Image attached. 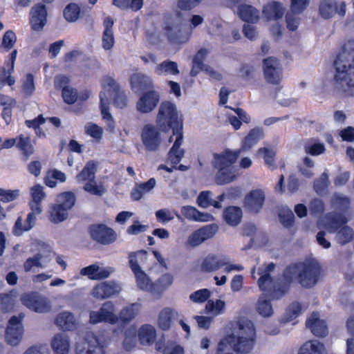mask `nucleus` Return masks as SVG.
I'll list each match as a JSON object with an SVG mask.
<instances>
[{
    "label": "nucleus",
    "mask_w": 354,
    "mask_h": 354,
    "mask_svg": "<svg viewBox=\"0 0 354 354\" xmlns=\"http://www.w3.org/2000/svg\"><path fill=\"white\" fill-rule=\"evenodd\" d=\"M62 94L64 101L68 104L75 103L78 97L77 91L68 86L62 88Z\"/></svg>",
    "instance_id": "nucleus-62"
},
{
    "label": "nucleus",
    "mask_w": 354,
    "mask_h": 354,
    "mask_svg": "<svg viewBox=\"0 0 354 354\" xmlns=\"http://www.w3.org/2000/svg\"><path fill=\"white\" fill-rule=\"evenodd\" d=\"M131 83L133 88L139 89L150 88L152 86L151 78L140 73L133 74L131 77Z\"/></svg>",
    "instance_id": "nucleus-45"
},
{
    "label": "nucleus",
    "mask_w": 354,
    "mask_h": 354,
    "mask_svg": "<svg viewBox=\"0 0 354 354\" xmlns=\"http://www.w3.org/2000/svg\"><path fill=\"white\" fill-rule=\"evenodd\" d=\"M258 153L263 154V159L265 163L268 167L273 170L276 168L274 157L276 153V151L273 148L262 147L258 150Z\"/></svg>",
    "instance_id": "nucleus-52"
},
{
    "label": "nucleus",
    "mask_w": 354,
    "mask_h": 354,
    "mask_svg": "<svg viewBox=\"0 0 354 354\" xmlns=\"http://www.w3.org/2000/svg\"><path fill=\"white\" fill-rule=\"evenodd\" d=\"M335 80L342 88L354 87V40L348 41L334 62Z\"/></svg>",
    "instance_id": "nucleus-3"
},
{
    "label": "nucleus",
    "mask_w": 354,
    "mask_h": 354,
    "mask_svg": "<svg viewBox=\"0 0 354 354\" xmlns=\"http://www.w3.org/2000/svg\"><path fill=\"white\" fill-rule=\"evenodd\" d=\"M319 13L324 19H329L337 12L340 16L346 15V5L341 2L339 6L334 0H322L319 5Z\"/></svg>",
    "instance_id": "nucleus-20"
},
{
    "label": "nucleus",
    "mask_w": 354,
    "mask_h": 354,
    "mask_svg": "<svg viewBox=\"0 0 354 354\" xmlns=\"http://www.w3.org/2000/svg\"><path fill=\"white\" fill-rule=\"evenodd\" d=\"M55 324L62 330L71 331L75 329L77 323L73 313L64 311L56 316Z\"/></svg>",
    "instance_id": "nucleus-27"
},
{
    "label": "nucleus",
    "mask_w": 354,
    "mask_h": 354,
    "mask_svg": "<svg viewBox=\"0 0 354 354\" xmlns=\"http://www.w3.org/2000/svg\"><path fill=\"white\" fill-rule=\"evenodd\" d=\"M178 318V313L171 308H164L159 313L158 318V327L162 330H168L174 321Z\"/></svg>",
    "instance_id": "nucleus-25"
},
{
    "label": "nucleus",
    "mask_w": 354,
    "mask_h": 354,
    "mask_svg": "<svg viewBox=\"0 0 354 354\" xmlns=\"http://www.w3.org/2000/svg\"><path fill=\"white\" fill-rule=\"evenodd\" d=\"M121 291L119 284L113 281L102 282L95 286L92 290V295L100 299L111 297Z\"/></svg>",
    "instance_id": "nucleus-21"
},
{
    "label": "nucleus",
    "mask_w": 354,
    "mask_h": 354,
    "mask_svg": "<svg viewBox=\"0 0 354 354\" xmlns=\"http://www.w3.org/2000/svg\"><path fill=\"white\" fill-rule=\"evenodd\" d=\"M234 352L239 354H250L257 344V331L254 324L248 319L239 322L238 330L227 336Z\"/></svg>",
    "instance_id": "nucleus-4"
},
{
    "label": "nucleus",
    "mask_w": 354,
    "mask_h": 354,
    "mask_svg": "<svg viewBox=\"0 0 354 354\" xmlns=\"http://www.w3.org/2000/svg\"><path fill=\"white\" fill-rule=\"evenodd\" d=\"M242 215L241 209L235 206L227 207L223 212L225 222L231 226L238 225L241 221Z\"/></svg>",
    "instance_id": "nucleus-37"
},
{
    "label": "nucleus",
    "mask_w": 354,
    "mask_h": 354,
    "mask_svg": "<svg viewBox=\"0 0 354 354\" xmlns=\"http://www.w3.org/2000/svg\"><path fill=\"white\" fill-rule=\"evenodd\" d=\"M30 193L32 196L31 210H34L36 213H41L42 212L41 203L46 196L43 191V187L36 185L31 188Z\"/></svg>",
    "instance_id": "nucleus-36"
},
{
    "label": "nucleus",
    "mask_w": 354,
    "mask_h": 354,
    "mask_svg": "<svg viewBox=\"0 0 354 354\" xmlns=\"http://www.w3.org/2000/svg\"><path fill=\"white\" fill-rule=\"evenodd\" d=\"M156 122L159 129L165 133L183 125V120L179 117L176 106L169 101L160 104Z\"/></svg>",
    "instance_id": "nucleus-6"
},
{
    "label": "nucleus",
    "mask_w": 354,
    "mask_h": 354,
    "mask_svg": "<svg viewBox=\"0 0 354 354\" xmlns=\"http://www.w3.org/2000/svg\"><path fill=\"white\" fill-rule=\"evenodd\" d=\"M265 201V193L261 189H254L245 198V205L252 212H258Z\"/></svg>",
    "instance_id": "nucleus-23"
},
{
    "label": "nucleus",
    "mask_w": 354,
    "mask_h": 354,
    "mask_svg": "<svg viewBox=\"0 0 354 354\" xmlns=\"http://www.w3.org/2000/svg\"><path fill=\"white\" fill-rule=\"evenodd\" d=\"M109 343L110 338L104 332H88L84 345L77 344L76 354H105Z\"/></svg>",
    "instance_id": "nucleus-7"
},
{
    "label": "nucleus",
    "mask_w": 354,
    "mask_h": 354,
    "mask_svg": "<svg viewBox=\"0 0 354 354\" xmlns=\"http://www.w3.org/2000/svg\"><path fill=\"white\" fill-rule=\"evenodd\" d=\"M17 51L13 50L10 54V62L8 64V68H3V81L9 86L15 84V80L11 76L12 73L14 71L15 62L17 57Z\"/></svg>",
    "instance_id": "nucleus-50"
},
{
    "label": "nucleus",
    "mask_w": 354,
    "mask_h": 354,
    "mask_svg": "<svg viewBox=\"0 0 354 354\" xmlns=\"http://www.w3.org/2000/svg\"><path fill=\"white\" fill-rule=\"evenodd\" d=\"M221 256H216L215 254H209L205 257L201 263V270L203 272H216L221 268L222 261Z\"/></svg>",
    "instance_id": "nucleus-31"
},
{
    "label": "nucleus",
    "mask_w": 354,
    "mask_h": 354,
    "mask_svg": "<svg viewBox=\"0 0 354 354\" xmlns=\"http://www.w3.org/2000/svg\"><path fill=\"white\" fill-rule=\"evenodd\" d=\"M54 354H68L71 348V339L64 333H57L50 342Z\"/></svg>",
    "instance_id": "nucleus-22"
},
{
    "label": "nucleus",
    "mask_w": 354,
    "mask_h": 354,
    "mask_svg": "<svg viewBox=\"0 0 354 354\" xmlns=\"http://www.w3.org/2000/svg\"><path fill=\"white\" fill-rule=\"evenodd\" d=\"M207 314L215 317L223 315L226 311L225 301L221 299H209L205 305Z\"/></svg>",
    "instance_id": "nucleus-35"
},
{
    "label": "nucleus",
    "mask_w": 354,
    "mask_h": 354,
    "mask_svg": "<svg viewBox=\"0 0 354 354\" xmlns=\"http://www.w3.org/2000/svg\"><path fill=\"white\" fill-rule=\"evenodd\" d=\"M239 15L242 20L250 23H256L259 18V11L253 6L246 4L239 7Z\"/></svg>",
    "instance_id": "nucleus-39"
},
{
    "label": "nucleus",
    "mask_w": 354,
    "mask_h": 354,
    "mask_svg": "<svg viewBox=\"0 0 354 354\" xmlns=\"http://www.w3.org/2000/svg\"><path fill=\"white\" fill-rule=\"evenodd\" d=\"M279 217L280 222L286 227H291L294 223L295 215L292 211L288 207H283L280 210Z\"/></svg>",
    "instance_id": "nucleus-56"
},
{
    "label": "nucleus",
    "mask_w": 354,
    "mask_h": 354,
    "mask_svg": "<svg viewBox=\"0 0 354 354\" xmlns=\"http://www.w3.org/2000/svg\"><path fill=\"white\" fill-rule=\"evenodd\" d=\"M299 354H326L324 345L317 340L305 342L299 349Z\"/></svg>",
    "instance_id": "nucleus-40"
},
{
    "label": "nucleus",
    "mask_w": 354,
    "mask_h": 354,
    "mask_svg": "<svg viewBox=\"0 0 354 354\" xmlns=\"http://www.w3.org/2000/svg\"><path fill=\"white\" fill-rule=\"evenodd\" d=\"M75 203V194L71 192H63L57 197L56 202L49 210V218L53 223L65 221L68 216V211Z\"/></svg>",
    "instance_id": "nucleus-8"
},
{
    "label": "nucleus",
    "mask_w": 354,
    "mask_h": 354,
    "mask_svg": "<svg viewBox=\"0 0 354 354\" xmlns=\"http://www.w3.org/2000/svg\"><path fill=\"white\" fill-rule=\"evenodd\" d=\"M115 311V305L111 301H106L98 310H91L89 313V323L96 324L106 322L110 324H115L118 322V317Z\"/></svg>",
    "instance_id": "nucleus-10"
},
{
    "label": "nucleus",
    "mask_w": 354,
    "mask_h": 354,
    "mask_svg": "<svg viewBox=\"0 0 354 354\" xmlns=\"http://www.w3.org/2000/svg\"><path fill=\"white\" fill-rule=\"evenodd\" d=\"M156 184V180L154 178H151L145 183L136 184L131 192L132 200H140L145 194L150 192L155 187Z\"/></svg>",
    "instance_id": "nucleus-32"
},
{
    "label": "nucleus",
    "mask_w": 354,
    "mask_h": 354,
    "mask_svg": "<svg viewBox=\"0 0 354 354\" xmlns=\"http://www.w3.org/2000/svg\"><path fill=\"white\" fill-rule=\"evenodd\" d=\"M232 345L227 337L218 343L215 354H233L231 351Z\"/></svg>",
    "instance_id": "nucleus-64"
},
{
    "label": "nucleus",
    "mask_w": 354,
    "mask_h": 354,
    "mask_svg": "<svg viewBox=\"0 0 354 354\" xmlns=\"http://www.w3.org/2000/svg\"><path fill=\"white\" fill-rule=\"evenodd\" d=\"M141 304L139 303H133L124 307L120 312L118 321L122 324H127L133 321L140 313Z\"/></svg>",
    "instance_id": "nucleus-30"
},
{
    "label": "nucleus",
    "mask_w": 354,
    "mask_h": 354,
    "mask_svg": "<svg viewBox=\"0 0 354 354\" xmlns=\"http://www.w3.org/2000/svg\"><path fill=\"white\" fill-rule=\"evenodd\" d=\"M314 162L309 157H305L303 163L299 166V171L306 178H311L313 175Z\"/></svg>",
    "instance_id": "nucleus-60"
},
{
    "label": "nucleus",
    "mask_w": 354,
    "mask_h": 354,
    "mask_svg": "<svg viewBox=\"0 0 354 354\" xmlns=\"http://www.w3.org/2000/svg\"><path fill=\"white\" fill-rule=\"evenodd\" d=\"M159 128L151 124L143 126L141 131V140L147 151H156L158 150L162 142Z\"/></svg>",
    "instance_id": "nucleus-11"
},
{
    "label": "nucleus",
    "mask_w": 354,
    "mask_h": 354,
    "mask_svg": "<svg viewBox=\"0 0 354 354\" xmlns=\"http://www.w3.org/2000/svg\"><path fill=\"white\" fill-rule=\"evenodd\" d=\"M91 237L95 241L109 245L113 243L117 238L115 232L103 224L93 225L89 227Z\"/></svg>",
    "instance_id": "nucleus-14"
},
{
    "label": "nucleus",
    "mask_w": 354,
    "mask_h": 354,
    "mask_svg": "<svg viewBox=\"0 0 354 354\" xmlns=\"http://www.w3.org/2000/svg\"><path fill=\"white\" fill-rule=\"evenodd\" d=\"M212 193L209 191H203L200 193L197 198V204L199 207L207 208L211 205L215 208H221V205L218 201H214L212 198Z\"/></svg>",
    "instance_id": "nucleus-44"
},
{
    "label": "nucleus",
    "mask_w": 354,
    "mask_h": 354,
    "mask_svg": "<svg viewBox=\"0 0 354 354\" xmlns=\"http://www.w3.org/2000/svg\"><path fill=\"white\" fill-rule=\"evenodd\" d=\"M181 29L182 21L178 17L169 19L165 22V31L171 41L183 43L187 40V38L182 36Z\"/></svg>",
    "instance_id": "nucleus-19"
},
{
    "label": "nucleus",
    "mask_w": 354,
    "mask_h": 354,
    "mask_svg": "<svg viewBox=\"0 0 354 354\" xmlns=\"http://www.w3.org/2000/svg\"><path fill=\"white\" fill-rule=\"evenodd\" d=\"M23 317L24 315L12 316L9 320L6 338L7 342L12 346L18 345L22 339L24 330L21 320Z\"/></svg>",
    "instance_id": "nucleus-15"
},
{
    "label": "nucleus",
    "mask_w": 354,
    "mask_h": 354,
    "mask_svg": "<svg viewBox=\"0 0 354 354\" xmlns=\"http://www.w3.org/2000/svg\"><path fill=\"white\" fill-rule=\"evenodd\" d=\"M302 307L298 302H292L286 309L284 320L291 322L295 319L301 313Z\"/></svg>",
    "instance_id": "nucleus-54"
},
{
    "label": "nucleus",
    "mask_w": 354,
    "mask_h": 354,
    "mask_svg": "<svg viewBox=\"0 0 354 354\" xmlns=\"http://www.w3.org/2000/svg\"><path fill=\"white\" fill-rule=\"evenodd\" d=\"M84 189L90 194L95 196H102L106 192V189L102 184L97 185L95 180L86 182Z\"/></svg>",
    "instance_id": "nucleus-57"
},
{
    "label": "nucleus",
    "mask_w": 354,
    "mask_h": 354,
    "mask_svg": "<svg viewBox=\"0 0 354 354\" xmlns=\"http://www.w3.org/2000/svg\"><path fill=\"white\" fill-rule=\"evenodd\" d=\"M20 300L29 310L37 313H46L51 310V303L48 298L37 292L24 293Z\"/></svg>",
    "instance_id": "nucleus-9"
},
{
    "label": "nucleus",
    "mask_w": 354,
    "mask_h": 354,
    "mask_svg": "<svg viewBox=\"0 0 354 354\" xmlns=\"http://www.w3.org/2000/svg\"><path fill=\"white\" fill-rule=\"evenodd\" d=\"M174 277L169 273L160 277L154 283V292L153 294H160L167 290L173 283Z\"/></svg>",
    "instance_id": "nucleus-46"
},
{
    "label": "nucleus",
    "mask_w": 354,
    "mask_h": 354,
    "mask_svg": "<svg viewBox=\"0 0 354 354\" xmlns=\"http://www.w3.org/2000/svg\"><path fill=\"white\" fill-rule=\"evenodd\" d=\"M138 339L140 344L151 346L156 338V330L151 324H143L137 330Z\"/></svg>",
    "instance_id": "nucleus-28"
},
{
    "label": "nucleus",
    "mask_w": 354,
    "mask_h": 354,
    "mask_svg": "<svg viewBox=\"0 0 354 354\" xmlns=\"http://www.w3.org/2000/svg\"><path fill=\"white\" fill-rule=\"evenodd\" d=\"M147 252L145 250L129 252V267L133 273L141 270V268L138 264V259L141 261H145L147 259Z\"/></svg>",
    "instance_id": "nucleus-47"
},
{
    "label": "nucleus",
    "mask_w": 354,
    "mask_h": 354,
    "mask_svg": "<svg viewBox=\"0 0 354 354\" xmlns=\"http://www.w3.org/2000/svg\"><path fill=\"white\" fill-rule=\"evenodd\" d=\"M136 277L137 286L142 290L153 293L154 283L149 276L141 269L133 273Z\"/></svg>",
    "instance_id": "nucleus-38"
},
{
    "label": "nucleus",
    "mask_w": 354,
    "mask_h": 354,
    "mask_svg": "<svg viewBox=\"0 0 354 354\" xmlns=\"http://www.w3.org/2000/svg\"><path fill=\"white\" fill-rule=\"evenodd\" d=\"M274 269L275 264L273 263L263 264L258 268L260 276L257 281L259 288L267 292L272 300L281 299L288 292L294 279L297 278L301 286L311 288L317 283L321 275V266L315 259L288 266L283 272V279L271 277Z\"/></svg>",
    "instance_id": "nucleus-1"
},
{
    "label": "nucleus",
    "mask_w": 354,
    "mask_h": 354,
    "mask_svg": "<svg viewBox=\"0 0 354 354\" xmlns=\"http://www.w3.org/2000/svg\"><path fill=\"white\" fill-rule=\"evenodd\" d=\"M80 15V8L76 3L68 4L64 10L65 19L68 22L76 21Z\"/></svg>",
    "instance_id": "nucleus-51"
},
{
    "label": "nucleus",
    "mask_w": 354,
    "mask_h": 354,
    "mask_svg": "<svg viewBox=\"0 0 354 354\" xmlns=\"http://www.w3.org/2000/svg\"><path fill=\"white\" fill-rule=\"evenodd\" d=\"M309 210L312 215H320L325 210L324 203L319 198H314L309 203Z\"/></svg>",
    "instance_id": "nucleus-63"
},
{
    "label": "nucleus",
    "mask_w": 354,
    "mask_h": 354,
    "mask_svg": "<svg viewBox=\"0 0 354 354\" xmlns=\"http://www.w3.org/2000/svg\"><path fill=\"white\" fill-rule=\"evenodd\" d=\"M97 171L96 165L90 161L86 163L82 171L77 175L76 178L78 183L88 182L95 178V173Z\"/></svg>",
    "instance_id": "nucleus-42"
},
{
    "label": "nucleus",
    "mask_w": 354,
    "mask_h": 354,
    "mask_svg": "<svg viewBox=\"0 0 354 354\" xmlns=\"http://www.w3.org/2000/svg\"><path fill=\"white\" fill-rule=\"evenodd\" d=\"M347 222L348 220L343 214L330 212L320 218L317 222V225L319 227L325 228L329 233H334Z\"/></svg>",
    "instance_id": "nucleus-17"
},
{
    "label": "nucleus",
    "mask_w": 354,
    "mask_h": 354,
    "mask_svg": "<svg viewBox=\"0 0 354 354\" xmlns=\"http://www.w3.org/2000/svg\"><path fill=\"white\" fill-rule=\"evenodd\" d=\"M30 24L35 30L43 28L46 22L47 12L44 5H37L33 7L30 12Z\"/></svg>",
    "instance_id": "nucleus-26"
},
{
    "label": "nucleus",
    "mask_w": 354,
    "mask_h": 354,
    "mask_svg": "<svg viewBox=\"0 0 354 354\" xmlns=\"http://www.w3.org/2000/svg\"><path fill=\"white\" fill-rule=\"evenodd\" d=\"M181 214L188 220L197 222H208L214 220V216L207 213H202L196 207L185 205L181 207Z\"/></svg>",
    "instance_id": "nucleus-29"
},
{
    "label": "nucleus",
    "mask_w": 354,
    "mask_h": 354,
    "mask_svg": "<svg viewBox=\"0 0 354 354\" xmlns=\"http://www.w3.org/2000/svg\"><path fill=\"white\" fill-rule=\"evenodd\" d=\"M304 149L306 153L313 156H318L324 152L325 147L324 144L313 140L308 142L305 145Z\"/></svg>",
    "instance_id": "nucleus-53"
},
{
    "label": "nucleus",
    "mask_w": 354,
    "mask_h": 354,
    "mask_svg": "<svg viewBox=\"0 0 354 354\" xmlns=\"http://www.w3.org/2000/svg\"><path fill=\"white\" fill-rule=\"evenodd\" d=\"M306 326L317 337H325L328 330L325 321L320 319L317 313H313L306 320Z\"/></svg>",
    "instance_id": "nucleus-24"
},
{
    "label": "nucleus",
    "mask_w": 354,
    "mask_h": 354,
    "mask_svg": "<svg viewBox=\"0 0 354 354\" xmlns=\"http://www.w3.org/2000/svg\"><path fill=\"white\" fill-rule=\"evenodd\" d=\"M17 41L15 33L12 30H8L5 32L1 45V48H4L6 51L10 50Z\"/></svg>",
    "instance_id": "nucleus-59"
},
{
    "label": "nucleus",
    "mask_w": 354,
    "mask_h": 354,
    "mask_svg": "<svg viewBox=\"0 0 354 354\" xmlns=\"http://www.w3.org/2000/svg\"><path fill=\"white\" fill-rule=\"evenodd\" d=\"M175 140L173 147L168 153V158L173 165H178L184 155V151L180 149L183 142V125L172 129Z\"/></svg>",
    "instance_id": "nucleus-18"
},
{
    "label": "nucleus",
    "mask_w": 354,
    "mask_h": 354,
    "mask_svg": "<svg viewBox=\"0 0 354 354\" xmlns=\"http://www.w3.org/2000/svg\"><path fill=\"white\" fill-rule=\"evenodd\" d=\"M265 80L270 84H277L282 80L283 68L279 59L269 57L263 61Z\"/></svg>",
    "instance_id": "nucleus-12"
},
{
    "label": "nucleus",
    "mask_w": 354,
    "mask_h": 354,
    "mask_svg": "<svg viewBox=\"0 0 354 354\" xmlns=\"http://www.w3.org/2000/svg\"><path fill=\"white\" fill-rule=\"evenodd\" d=\"M354 236V231L352 227L344 225L337 233L336 239L339 243L345 245L351 241Z\"/></svg>",
    "instance_id": "nucleus-49"
},
{
    "label": "nucleus",
    "mask_w": 354,
    "mask_h": 354,
    "mask_svg": "<svg viewBox=\"0 0 354 354\" xmlns=\"http://www.w3.org/2000/svg\"><path fill=\"white\" fill-rule=\"evenodd\" d=\"M103 91L100 93V109L102 118L106 121L110 128H114V120L109 113V100L113 99L114 104L120 109L124 107L127 98L124 93L120 92L115 80L109 76L102 80Z\"/></svg>",
    "instance_id": "nucleus-2"
},
{
    "label": "nucleus",
    "mask_w": 354,
    "mask_h": 354,
    "mask_svg": "<svg viewBox=\"0 0 354 354\" xmlns=\"http://www.w3.org/2000/svg\"><path fill=\"white\" fill-rule=\"evenodd\" d=\"M239 151H225L220 154H214L213 165L218 169L216 181L218 185H224L232 182L236 174L231 166L239 156Z\"/></svg>",
    "instance_id": "nucleus-5"
},
{
    "label": "nucleus",
    "mask_w": 354,
    "mask_h": 354,
    "mask_svg": "<svg viewBox=\"0 0 354 354\" xmlns=\"http://www.w3.org/2000/svg\"><path fill=\"white\" fill-rule=\"evenodd\" d=\"M160 99V93L157 91L150 90L144 92L136 102V109L142 113H149L156 107Z\"/></svg>",
    "instance_id": "nucleus-16"
},
{
    "label": "nucleus",
    "mask_w": 354,
    "mask_h": 354,
    "mask_svg": "<svg viewBox=\"0 0 354 354\" xmlns=\"http://www.w3.org/2000/svg\"><path fill=\"white\" fill-rule=\"evenodd\" d=\"M138 336L133 328H129L124 332V339L122 346L125 351H130L137 344Z\"/></svg>",
    "instance_id": "nucleus-48"
},
{
    "label": "nucleus",
    "mask_w": 354,
    "mask_h": 354,
    "mask_svg": "<svg viewBox=\"0 0 354 354\" xmlns=\"http://www.w3.org/2000/svg\"><path fill=\"white\" fill-rule=\"evenodd\" d=\"M256 309L258 313L263 317H269L274 313L270 301L267 299L264 295L259 298L256 304Z\"/></svg>",
    "instance_id": "nucleus-43"
},
{
    "label": "nucleus",
    "mask_w": 354,
    "mask_h": 354,
    "mask_svg": "<svg viewBox=\"0 0 354 354\" xmlns=\"http://www.w3.org/2000/svg\"><path fill=\"white\" fill-rule=\"evenodd\" d=\"M218 230V227L216 224L206 225L193 232L188 236L187 243L192 248L198 246L211 239L217 232Z\"/></svg>",
    "instance_id": "nucleus-13"
},
{
    "label": "nucleus",
    "mask_w": 354,
    "mask_h": 354,
    "mask_svg": "<svg viewBox=\"0 0 354 354\" xmlns=\"http://www.w3.org/2000/svg\"><path fill=\"white\" fill-rule=\"evenodd\" d=\"M41 257L42 256L40 254H37L27 259L24 264V270L28 272L35 268H44V266L41 263Z\"/></svg>",
    "instance_id": "nucleus-58"
},
{
    "label": "nucleus",
    "mask_w": 354,
    "mask_h": 354,
    "mask_svg": "<svg viewBox=\"0 0 354 354\" xmlns=\"http://www.w3.org/2000/svg\"><path fill=\"white\" fill-rule=\"evenodd\" d=\"M17 147L27 156H30L34 152V148L30 143V139L22 135L19 137Z\"/></svg>",
    "instance_id": "nucleus-55"
},
{
    "label": "nucleus",
    "mask_w": 354,
    "mask_h": 354,
    "mask_svg": "<svg viewBox=\"0 0 354 354\" xmlns=\"http://www.w3.org/2000/svg\"><path fill=\"white\" fill-rule=\"evenodd\" d=\"M263 131L260 128L252 129L245 138L242 143V149L248 150L256 145L263 137Z\"/></svg>",
    "instance_id": "nucleus-41"
},
{
    "label": "nucleus",
    "mask_w": 354,
    "mask_h": 354,
    "mask_svg": "<svg viewBox=\"0 0 354 354\" xmlns=\"http://www.w3.org/2000/svg\"><path fill=\"white\" fill-rule=\"evenodd\" d=\"M211 296V291L209 289L203 288L192 293L189 299L195 303H203Z\"/></svg>",
    "instance_id": "nucleus-61"
},
{
    "label": "nucleus",
    "mask_w": 354,
    "mask_h": 354,
    "mask_svg": "<svg viewBox=\"0 0 354 354\" xmlns=\"http://www.w3.org/2000/svg\"><path fill=\"white\" fill-rule=\"evenodd\" d=\"M263 14L267 20L281 19L283 16L284 8L281 3L272 2L263 8Z\"/></svg>",
    "instance_id": "nucleus-34"
},
{
    "label": "nucleus",
    "mask_w": 354,
    "mask_h": 354,
    "mask_svg": "<svg viewBox=\"0 0 354 354\" xmlns=\"http://www.w3.org/2000/svg\"><path fill=\"white\" fill-rule=\"evenodd\" d=\"M154 73L157 75H177L180 71L176 62L167 59L156 65Z\"/></svg>",
    "instance_id": "nucleus-33"
}]
</instances>
